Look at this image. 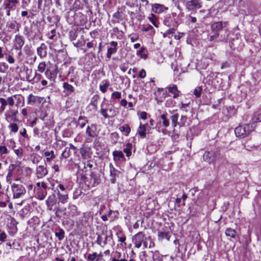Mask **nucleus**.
Segmentation results:
<instances>
[{
  "instance_id": "nucleus-1",
  "label": "nucleus",
  "mask_w": 261,
  "mask_h": 261,
  "mask_svg": "<svg viewBox=\"0 0 261 261\" xmlns=\"http://www.w3.org/2000/svg\"><path fill=\"white\" fill-rule=\"evenodd\" d=\"M132 241L135 247L140 248L143 246V248H152L154 246L151 237L145 234L143 232H139L135 234L132 238Z\"/></svg>"
},
{
  "instance_id": "nucleus-2",
  "label": "nucleus",
  "mask_w": 261,
  "mask_h": 261,
  "mask_svg": "<svg viewBox=\"0 0 261 261\" xmlns=\"http://www.w3.org/2000/svg\"><path fill=\"white\" fill-rule=\"evenodd\" d=\"M13 198H19L25 195L26 190L23 185L13 183L11 185Z\"/></svg>"
},
{
  "instance_id": "nucleus-3",
  "label": "nucleus",
  "mask_w": 261,
  "mask_h": 261,
  "mask_svg": "<svg viewBox=\"0 0 261 261\" xmlns=\"http://www.w3.org/2000/svg\"><path fill=\"white\" fill-rule=\"evenodd\" d=\"M85 182L89 188L97 186L101 182L99 174L94 172H91L90 177L87 178Z\"/></svg>"
},
{
  "instance_id": "nucleus-4",
  "label": "nucleus",
  "mask_w": 261,
  "mask_h": 261,
  "mask_svg": "<svg viewBox=\"0 0 261 261\" xmlns=\"http://www.w3.org/2000/svg\"><path fill=\"white\" fill-rule=\"evenodd\" d=\"M24 44V38L22 36L16 35L13 42V47L16 50H20Z\"/></svg>"
},
{
  "instance_id": "nucleus-5",
  "label": "nucleus",
  "mask_w": 261,
  "mask_h": 261,
  "mask_svg": "<svg viewBox=\"0 0 261 261\" xmlns=\"http://www.w3.org/2000/svg\"><path fill=\"white\" fill-rule=\"evenodd\" d=\"M93 217L90 213L86 212L83 214V215L80 219V224L85 227H87L92 222Z\"/></svg>"
},
{
  "instance_id": "nucleus-6",
  "label": "nucleus",
  "mask_w": 261,
  "mask_h": 261,
  "mask_svg": "<svg viewBox=\"0 0 261 261\" xmlns=\"http://www.w3.org/2000/svg\"><path fill=\"white\" fill-rule=\"evenodd\" d=\"M46 204L47 205V210L53 211L54 210V206L58 203V199L56 197L55 194H52L49 195L47 199L46 200Z\"/></svg>"
},
{
  "instance_id": "nucleus-7",
  "label": "nucleus",
  "mask_w": 261,
  "mask_h": 261,
  "mask_svg": "<svg viewBox=\"0 0 261 261\" xmlns=\"http://www.w3.org/2000/svg\"><path fill=\"white\" fill-rule=\"evenodd\" d=\"M186 8L189 10H196L200 9L201 4L200 0H190L186 3Z\"/></svg>"
},
{
  "instance_id": "nucleus-8",
  "label": "nucleus",
  "mask_w": 261,
  "mask_h": 261,
  "mask_svg": "<svg viewBox=\"0 0 261 261\" xmlns=\"http://www.w3.org/2000/svg\"><path fill=\"white\" fill-rule=\"evenodd\" d=\"M228 24L227 21H218L214 22L211 25V29L213 31L218 32L224 28H225Z\"/></svg>"
},
{
  "instance_id": "nucleus-9",
  "label": "nucleus",
  "mask_w": 261,
  "mask_h": 261,
  "mask_svg": "<svg viewBox=\"0 0 261 261\" xmlns=\"http://www.w3.org/2000/svg\"><path fill=\"white\" fill-rule=\"evenodd\" d=\"M20 27V24L15 20L8 21L6 24V28L10 32H16L19 30Z\"/></svg>"
},
{
  "instance_id": "nucleus-10",
  "label": "nucleus",
  "mask_w": 261,
  "mask_h": 261,
  "mask_svg": "<svg viewBox=\"0 0 261 261\" xmlns=\"http://www.w3.org/2000/svg\"><path fill=\"white\" fill-rule=\"evenodd\" d=\"M18 3V0H4L3 7L4 9H12L14 11Z\"/></svg>"
},
{
  "instance_id": "nucleus-11",
  "label": "nucleus",
  "mask_w": 261,
  "mask_h": 261,
  "mask_svg": "<svg viewBox=\"0 0 261 261\" xmlns=\"http://www.w3.org/2000/svg\"><path fill=\"white\" fill-rule=\"evenodd\" d=\"M168 7L160 4H154L151 6V11L157 14L162 13L168 10Z\"/></svg>"
},
{
  "instance_id": "nucleus-12",
  "label": "nucleus",
  "mask_w": 261,
  "mask_h": 261,
  "mask_svg": "<svg viewBox=\"0 0 261 261\" xmlns=\"http://www.w3.org/2000/svg\"><path fill=\"white\" fill-rule=\"evenodd\" d=\"M166 92H168L172 94L173 98H176L178 97L180 91L178 90L176 85H171L165 88Z\"/></svg>"
},
{
  "instance_id": "nucleus-13",
  "label": "nucleus",
  "mask_w": 261,
  "mask_h": 261,
  "mask_svg": "<svg viewBox=\"0 0 261 261\" xmlns=\"http://www.w3.org/2000/svg\"><path fill=\"white\" fill-rule=\"evenodd\" d=\"M110 180L112 184H115L116 182V177L119 176L120 172L116 169L112 165L110 166Z\"/></svg>"
},
{
  "instance_id": "nucleus-14",
  "label": "nucleus",
  "mask_w": 261,
  "mask_h": 261,
  "mask_svg": "<svg viewBox=\"0 0 261 261\" xmlns=\"http://www.w3.org/2000/svg\"><path fill=\"white\" fill-rule=\"evenodd\" d=\"M47 173V170L44 166H39L36 168V175L38 178H43Z\"/></svg>"
},
{
  "instance_id": "nucleus-15",
  "label": "nucleus",
  "mask_w": 261,
  "mask_h": 261,
  "mask_svg": "<svg viewBox=\"0 0 261 261\" xmlns=\"http://www.w3.org/2000/svg\"><path fill=\"white\" fill-rule=\"evenodd\" d=\"M57 195L58 196L57 199L58 200V204L60 202L62 204H65L67 202L68 199V196L67 192H65V193H62L60 191H59V190H58Z\"/></svg>"
},
{
  "instance_id": "nucleus-16",
  "label": "nucleus",
  "mask_w": 261,
  "mask_h": 261,
  "mask_svg": "<svg viewBox=\"0 0 261 261\" xmlns=\"http://www.w3.org/2000/svg\"><path fill=\"white\" fill-rule=\"evenodd\" d=\"M37 52L41 58H45L47 55V46L44 43H41L40 47L37 48Z\"/></svg>"
},
{
  "instance_id": "nucleus-17",
  "label": "nucleus",
  "mask_w": 261,
  "mask_h": 261,
  "mask_svg": "<svg viewBox=\"0 0 261 261\" xmlns=\"http://www.w3.org/2000/svg\"><path fill=\"white\" fill-rule=\"evenodd\" d=\"M149 255L151 257V261H165V258L161 255L159 252L158 251H149Z\"/></svg>"
},
{
  "instance_id": "nucleus-18",
  "label": "nucleus",
  "mask_w": 261,
  "mask_h": 261,
  "mask_svg": "<svg viewBox=\"0 0 261 261\" xmlns=\"http://www.w3.org/2000/svg\"><path fill=\"white\" fill-rule=\"evenodd\" d=\"M17 111L14 109H11L6 114V118L8 121H15L16 120Z\"/></svg>"
},
{
  "instance_id": "nucleus-19",
  "label": "nucleus",
  "mask_w": 261,
  "mask_h": 261,
  "mask_svg": "<svg viewBox=\"0 0 261 261\" xmlns=\"http://www.w3.org/2000/svg\"><path fill=\"white\" fill-rule=\"evenodd\" d=\"M42 78V76L39 73L35 72L34 76L32 79H30L29 76L27 77V81L31 84H36L39 82Z\"/></svg>"
},
{
  "instance_id": "nucleus-20",
  "label": "nucleus",
  "mask_w": 261,
  "mask_h": 261,
  "mask_svg": "<svg viewBox=\"0 0 261 261\" xmlns=\"http://www.w3.org/2000/svg\"><path fill=\"white\" fill-rule=\"evenodd\" d=\"M64 88V92L66 93L67 95L71 94L74 91V88L68 82H64L63 84Z\"/></svg>"
},
{
  "instance_id": "nucleus-21",
  "label": "nucleus",
  "mask_w": 261,
  "mask_h": 261,
  "mask_svg": "<svg viewBox=\"0 0 261 261\" xmlns=\"http://www.w3.org/2000/svg\"><path fill=\"white\" fill-rule=\"evenodd\" d=\"M47 188H41L36 189L37 198L40 200H43L47 195Z\"/></svg>"
},
{
  "instance_id": "nucleus-22",
  "label": "nucleus",
  "mask_w": 261,
  "mask_h": 261,
  "mask_svg": "<svg viewBox=\"0 0 261 261\" xmlns=\"http://www.w3.org/2000/svg\"><path fill=\"white\" fill-rule=\"evenodd\" d=\"M153 123L154 121L151 119L149 121V123H148L144 124L141 123L139 126L140 130H146L148 129H153Z\"/></svg>"
},
{
  "instance_id": "nucleus-23",
  "label": "nucleus",
  "mask_w": 261,
  "mask_h": 261,
  "mask_svg": "<svg viewBox=\"0 0 261 261\" xmlns=\"http://www.w3.org/2000/svg\"><path fill=\"white\" fill-rule=\"evenodd\" d=\"M225 234L227 237L231 238L234 239H236L237 237V231L235 229L231 228H227L225 230Z\"/></svg>"
},
{
  "instance_id": "nucleus-24",
  "label": "nucleus",
  "mask_w": 261,
  "mask_h": 261,
  "mask_svg": "<svg viewBox=\"0 0 261 261\" xmlns=\"http://www.w3.org/2000/svg\"><path fill=\"white\" fill-rule=\"evenodd\" d=\"M30 210V206L25 205L23 208L18 212V214L21 219H23L29 213Z\"/></svg>"
},
{
  "instance_id": "nucleus-25",
  "label": "nucleus",
  "mask_w": 261,
  "mask_h": 261,
  "mask_svg": "<svg viewBox=\"0 0 261 261\" xmlns=\"http://www.w3.org/2000/svg\"><path fill=\"white\" fill-rule=\"evenodd\" d=\"M113 159L115 161H120L124 159V155L122 151L115 150L113 152Z\"/></svg>"
},
{
  "instance_id": "nucleus-26",
  "label": "nucleus",
  "mask_w": 261,
  "mask_h": 261,
  "mask_svg": "<svg viewBox=\"0 0 261 261\" xmlns=\"http://www.w3.org/2000/svg\"><path fill=\"white\" fill-rule=\"evenodd\" d=\"M65 208H61L59 206L54 208L55 210V215L58 218H61L65 215Z\"/></svg>"
},
{
  "instance_id": "nucleus-27",
  "label": "nucleus",
  "mask_w": 261,
  "mask_h": 261,
  "mask_svg": "<svg viewBox=\"0 0 261 261\" xmlns=\"http://www.w3.org/2000/svg\"><path fill=\"white\" fill-rule=\"evenodd\" d=\"M158 237L159 240L166 239L169 240L171 237V233L170 232H158Z\"/></svg>"
},
{
  "instance_id": "nucleus-28",
  "label": "nucleus",
  "mask_w": 261,
  "mask_h": 261,
  "mask_svg": "<svg viewBox=\"0 0 261 261\" xmlns=\"http://www.w3.org/2000/svg\"><path fill=\"white\" fill-rule=\"evenodd\" d=\"M64 230L62 228H59L56 230L55 236L58 238V240L60 241H61L64 239Z\"/></svg>"
},
{
  "instance_id": "nucleus-29",
  "label": "nucleus",
  "mask_w": 261,
  "mask_h": 261,
  "mask_svg": "<svg viewBox=\"0 0 261 261\" xmlns=\"http://www.w3.org/2000/svg\"><path fill=\"white\" fill-rule=\"evenodd\" d=\"M149 20L152 23V24L156 28H158V19L156 16L153 14H150L148 17Z\"/></svg>"
},
{
  "instance_id": "nucleus-30",
  "label": "nucleus",
  "mask_w": 261,
  "mask_h": 261,
  "mask_svg": "<svg viewBox=\"0 0 261 261\" xmlns=\"http://www.w3.org/2000/svg\"><path fill=\"white\" fill-rule=\"evenodd\" d=\"M44 155L46 157V161L47 162H50L55 158L54 152L53 150L50 151H45L44 152Z\"/></svg>"
},
{
  "instance_id": "nucleus-31",
  "label": "nucleus",
  "mask_w": 261,
  "mask_h": 261,
  "mask_svg": "<svg viewBox=\"0 0 261 261\" xmlns=\"http://www.w3.org/2000/svg\"><path fill=\"white\" fill-rule=\"evenodd\" d=\"M97 256L98 253L96 252L88 254L87 256H86V254L84 255V257L87 261H95L97 259Z\"/></svg>"
},
{
  "instance_id": "nucleus-32",
  "label": "nucleus",
  "mask_w": 261,
  "mask_h": 261,
  "mask_svg": "<svg viewBox=\"0 0 261 261\" xmlns=\"http://www.w3.org/2000/svg\"><path fill=\"white\" fill-rule=\"evenodd\" d=\"M132 144L130 143H128L126 144V147L123 150V151L126 153V155L127 157H129L132 154Z\"/></svg>"
},
{
  "instance_id": "nucleus-33",
  "label": "nucleus",
  "mask_w": 261,
  "mask_h": 261,
  "mask_svg": "<svg viewBox=\"0 0 261 261\" xmlns=\"http://www.w3.org/2000/svg\"><path fill=\"white\" fill-rule=\"evenodd\" d=\"M161 118L163 120V124L165 127H168L169 125V120L167 118L166 113L161 115Z\"/></svg>"
},
{
  "instance_id": "nucleus-34",
  "label": "nucleus",
  "mask_w": 261,
  "mask_h": 261,
  "mask_svg": "<svg viewBox=\"0 0 261 261\" xmlns=\"http://www.w3.org/2000/svg\"><path fill=\"white\" fill-rule=\"evenodd\" d=\"M71 155V151L70 150V148L68 147H66L64 150L63 151L61 154V158H63L64 159L68 158Z\"/></svg>"
},
{
  "instance_id": "nucleus-35",
  "label": "nucleus",
  "mask_w": 261,
  "mask_h": 261,
  "mask_svg": "<svg viewBox=\"0 0 261 261\" xmlns=\"http://www.w3.org/2000/svg\"><path fill=\"white\" fill-rule=\"evenodd\" d=\"M249 132H234L236 136L239 138H244L249 134Z\"/></svg>"
},
{
  "instance_id": "nucleus-36",
  "label": "nucleus",
  "mask_w": 261,
  "mask_h": 261,
  "mask_svg": "<svg viewBox=\"0 0 261 261\" xmlns=\"http://www.w3.org/2000/svg\"><path fill=\"white\" fill-rule=\"evenodd\" d=\"M46 64L45 62H40L37 67L38 71L40 72H45Z\"/></svg>"
},
{
  "instance_id": "nucleus-37",
  "label": "nucleus",
  "mask_w": 261,
  "mask_h": 261,
  "mask_svg": "<svg viewBox=\"0 0 261 261\" xmlns=\"http://www.w3.org/2000/svg\"><path fill=\"white\" fill-rule=\"evenodd\" d=\"M13 97L17 100V106H18L20 103L24 101V97L21 95H14Z\"/></svg>"
},
{
  "instance_id": "nucleus-38",
  "label": "nucleus",
  "mask_w": 261,
  "mask_h": 261,
  "mask_svg": "<svg viewBox=\"0 0 261 261\" xmlns=\"http://www.w3.org/2000/svg\"><path fill=\"white\" fill-rule=\"evenodd\" d=\"M45 74L46 76L49 79H55L56 75L54 73V72L50 71L48 69H47L45 72Z\"/></svg>"
},
{
  "instance_id": "nucleus-39",
  "label": "nucleus",
  "mask_w": 261,
  "mask_h": 261,
  "mask_svg": "<svg viewBox=\"0 0 261 261\" xmlns=\"http://www.w3.org/2000/svg\"><path fill=\"white\" fill-rule=\"evenodd\" d=\"M144 48L142 47L139 51H138L137 55L141 58L146 59L147 58V55L144 53Z\"/></svg>"
},
{
  "instance_id": "nucleus-40",
  "label": "nucleus",
  "mask_w": 261,
  "mask_h": 261,
  "mask_svg": "<svg viewBox=\"0 0 261 261\" xmlns=\"http://www.w3.org/2000/svg\"><path fill=\"white\" fill-rule=\"evenodd\" d=\"M178 117V114H173L171 117L172 124L173 125L174 127H175L177 126Z\"/></svg>"
},
{
  "instance_id": "nucleus-41",
  "label": "nucleus",
  "mask_w": 261,
  "mask_h": 261,
  "mask_svg": "<svg viewBox=\"0 0 261 261\" xmlns=\"http://www.w3.org/2000/svg\"><path fill=\"white\" fill-rule=\"evenodd\" d=\"M68 208L71 210V215H74L77 213V208L75 205L70 203L68 205Z\"/></svg>"
},
{
  "instance_id": "nucleus-42",
  "label": "nucleus",
  "mask_w": 261,
  "mask_h": 261,
  "mask_svg": "<svg viewBox=\"0 0 261 261\" xmlns=\"http://www.w3.org/2000/svg\"><path fill=\"white\" fill-rule=\"evenodd\" d=\"M14 151L15 152V153L16 154V155L18 157V158H21L23 155V150L22 148H19L18 149H14Z\"/></svg>"
},
{
  "instance_id": "nucleus-43",
  "label": "nucleus",
  "mask_w": 261,
  "mask_h": 261,
  "mask_svg": "<svg viewBox=\"0 0 261 261\" xmlns=\"http://www.w3.org/2000/svg\"><path fill=\"white\" fill-rule=\"evenodd\" d=\"M117 51L116 48L110 47L108 49L107 57L108 58H110L113 54L116 53Z\"/></svg>"
},
{
  "instance_id": "nucleus-44",
  "label": "nucleus",
  "mask_w": 261,
  "mask_h": 261,
  "mask_svg": "<svg viewBox=\"0 0 261 261\" xmlns=\"http://www.w3.org/2000/svg\"><path fill=\"white\" fill-rule=\"evenodd\" d=\"M36 101V97L31 94L28 97V103L29 104L34 103Z\"/></svg>"
},
{
  "instance_id": "nucleus-45",
  "label": "nucleus",
  "mask_w": 261,
  "mask_h": 261,
  "mask_svg": "<svg viewBox=\"0 0 261 261\" xmlns=\"http://www.w3.org/2000/svg\"><path fill=\"white\" fill-rule=\"evenodd\" d=\"M0 103H1V109L3 111L8 104L7 101L4 98H0Z\"/></svg>"
},
{
  "instance_id": "nucleus-46",
  "label": "nucleus",
  "mask_w": 261,
  "mask_h": 261,
  "mask_svg": "<svg viewBox=\"0 0 261 261\" xmlns=\"http://www.w3.org/2000/svg\"><path fill=\"white\" fill-rule=\"evenodd\" d=\"M9 153L7 148L5 146L0 145V155L7 154Z\"/></svg>"
},
{
  "instance_id": "nucleus-47",
  "label": "nucleus",
  "mask_w": 261,
  "mask_h": 261,
  "mask_svg": "<svg viewBox=\"0 0 261 261\" xmlns=\"http://www.w3.org/2000/svg\"><path fill=\"white\" fill-rule=\"evenodd\" d=\"M98 99V97L96 95L94 96L90 102V105H92L95 109H97V101Z\"/></svg>"
},
{
  "instance_id": "nucleus-48",
  "label": "nucleus",
  "mask_w": 261,
  "mask_h": 261,
  "mask_svg": "<svg viewBox=\"0 0 261 261\" xmlns=\"http://www.w3.org/2000/svg\"><path fill=\"white\" fill-rule=\"evenodd\" d=\"M252 121L253 123L257 122H261L260 114H255L252 118Z\"/></svg>"
},
{
  "instance_id": "nucleus-49",
  "label": "nucleus",
  "mask_w": 261,
  "mask_h": 261,
  "mask_svg": "<svg viewBox=\"0 0 261 261\" xmlns=\"http://www.w3.org/2000/svg\"><path fill=\"white\" fill-rule=\"evenodd\" d=\"M203 160L207 162H211V153L210 152H205L203 155Z\"/></svg>"
},
{
  "instance_id": "nucleus-50",
  "label": "nucleus",
  "mask_w": 261,
  "mask_h": 261,
  "mask_svg": "<svg viewBox=\"0 0 261 261\" xmlns=\"http://www.w3.org/2000/svg\"><path fill=\"white\" fill-rule=\"evenodd\" d=\"M118 214L117 211H113L112 210H110L108 214V216L113 220L117 216V214Z\"/></svg>"
},
{
  "instance_id": "nucleus-51",
  "label": "nucleus",
  "mask_w": 261,
  "mask_h": 261,
  "mask_svg": "<svg viewBox=\"0 0 261 261\" xmlns=\"http://www.w3.org/2000/svg\"><path fill=\"white\" fill-rule=\"evenodd\" d=\"M48 39L54 40L56 37V30L55 29L52 30L50 33L47 34Z\"/></svg>"
},
{
  "instance_id": "nucleus-52",
  "label": "nucleus",
  "mask_w": 261,
  "mask_h": 261,
  "mask_svg": "<svg viewBox=\"0 0 261 261\" xmlns=\"http://www.w3.org/2000/svg\"><path fill=\"white\" fill-rule=\"evenodd\" d=\"M112 97L114 99H120L121 97V94L118 91L114 92L112 94Z\"/></svg>"
},
{
  "instance_id": "nucleus-53",
  "label": "nucleus",
  "mask_w": 261,
  "mask_h": 261,
  "mask_svg": "<svg viewBox=\"0 0 261 261\" xmlns=\"http://www.w3.org/2000/svg\"><path fill=\"white\" fill-rule=\"evenodd\" d=\"M82 193V192L81 191V190L77 189L75 190L73 192V199H77L79 197V196H80L81 195Z\"/></svg>"
},
{
  "instance_id": "nucleus-54",
  "label": "nucleus",
  "mask_w": 261,
  "mask_h": 261,
  "mask_svg": "<svg viewBox=\"0 0 261 261\" xmlns=\"http://www.w3.org/2000/svg\"><path fill=\"white\" fill-rule=\"evenodd\" d=\"M201 88L200 87H197L194 91V94L196 96V97H199L201 95Z\"/></svg>"
},
{
  "instance_id": "nucleus-55",
  "label": "nucleus",
  "mask_w": 261,
  "mask_h": 261,
  "mask_svg": "<svg viewBox=\"0 0 261 261\" xmlns=\"http://www.w3.org/2000/svg\"><path fill=\"white\" fill-rule=\"evenodd\" d=\"M0 197L1 198V201H8L9 197L5 195L4 192L0 191Z\"/></svg>"
},
{
  "instance_id": "nucleus-56",
  "label": "nucleus",
  "mask_w": 261,
  "mask_h": 261,
  "mask_svg": "<svg viewBox=\"0 0 261 261\" xmlns=\"http://www.w3.org/2000/svg\"><path fill=\"white\" fill-rule=\"evenodd\" d=\"M7 61L10 64H13L15 62L14 58L11 55H8L6 57Z\"/></svg>"
},
{
  "instance_id": "nucleus-57",
  "label": "nucleus",
  "mask_w": 261,
  "mask_h": 261,
  "mask_svg": "<svg viewBox=\"0 0 261 261\" xmlns=\"http://www.w3.org/2000/svg\"><path fill=\"white\" fill-rule=\"evenodd\" d=\"M109 84H108L107 83L102 85H100V87H99L100 90L102 92L105 93L107 91V88L109 86Z\"/></svg>"
},
{
  "instance_id": "nucleus-58",
  "label": "nucleus",
  "mask_w": 261,
  "mask_h": 261,
  "mask_svg": "<svg viewBox=\"0 0 261 261\" xmlns=\"http://www.w3.org/2000/svg\"><path fill=\"white\" fill-rule=\"evenodd\" d=\"M37 189L47 188V185L44 182H38L36 184Z\"/></svg>"
},
{
  "instance_id": "nucleus-59",
  "label": "nucleus",
  "mask_w": 261,
  "mask_h": 261,
  "mask_svg": "<svg viewBox=\"0 0 261 261\" xmlns=\"http://www.w3.org/2000/svg\"><path fill=\"white\" fill-rule=\"evenodd\" d=\"M7 238L6 233L0 230V242H4Z\"/></svg>"
},
{
  "instance_id": "nucleus-60",
  "label": "nucleus",
  "mask_w": 261,
  "mask_h": 261,
  "mask_svg": "<svg viewBox=\"0 0 261 261\" xmlns=\"http://www.w3.org/2000/svg\"><path fill=\"white\" fill-rule=\"evenodd\" d=\"M77 33L75 32L71 31L69 33L70 39L71 40H74L77 37Z\"/></svg>"
},
{
  "instance_id": "nucleus-61",
  "label": "nucleus",
  "mask_w": 261,
  "mask_h": 261,
  "mask_svg": "<svg viewBox=\"0 0 261 261\" xmlns=\"http://www.w3.org/2000/svg\"><path fill=\"white\" fill-rule=\"evenodd\" d=\"M131 41L134 42L138 40V36L136 34H131L129 36Z\"/></svg>"
},
{
  "instance_id": "nucleus-62",
  "label": "nucleus",
  "mask_w": 261,
  "mask_h": 261,
  "mask_svg": "<svg viewBox=\"0 0 261 261\" xmlns=\"http://www.w3.org/2000/svg\"><path fill=\"white\" fill-rule=\"evenodd\" d=\"M140 116V118L143 120H146L147 119V113L145 112H141L138 113Z\"/></svg>"
},
{
  "instance_id": "nucleus-63",
  "label": "nucleus",
  "mask_w": 261,
  "mask_h": 261,
  "mask_svg": "<svg viewBox=\"0 0 261 261\" xmlns=\"http://www.w3.org/2000/svg\"><path fill=\"white\" fill-rule=\"evenodd\" d=\"M9 128L11 129V130L15 131L17 130L18 128L16 123H13L9 125Z\"/></svg>"
},
{
  "instance_id": "nucleus-64",
  "label": "nucleus",
  "mask_w": 261,
  "mask_h": 261,
  "mask_svg": "<svg viewBox=\"0 0 261 261\" xmlns=\"http://www.w3.org/2000/svg\"><path fill=\"white\" fill-rule=\"evenodd\" d=\"M13 96L9 97L7 99V102L10 106H13L14 105V100Z\"/></svg>"
}]
</instances>
